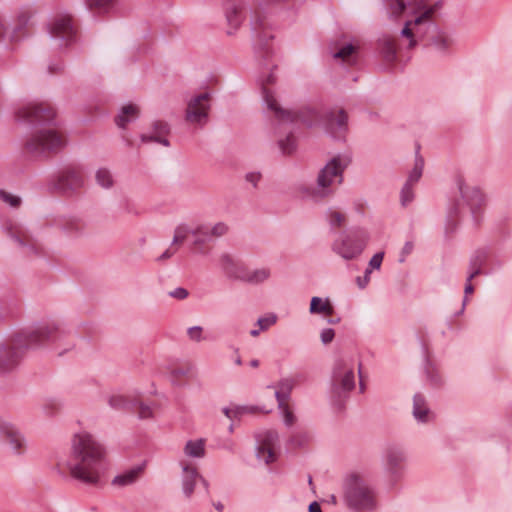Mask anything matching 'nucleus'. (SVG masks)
<instances>
[{
    "label": "nucleus",
    "instance_id": "obj_37",
    "mask_svg": "<svg viewBox=\"0 0 512 512\" xmlns=\"http://www.w3.org/2000/svg\"><path fill=\"white\" fill-rule=\"evenodd\" d=\"M271 277V269L269 267H261L257 269L249 270V276L247 283L249 284H261L267 281Z\"/></svg>",
    "mask_w": 512,
    "mask_h": 512
},
{
    "label": "nucleus",
    "instance_id": "obj_23",
    "mask_svg": "<svg viewBox=\"0 0 512 512\" xmlns=\"http://www.w3.org/2000/svg\"><path fill=\"white\" fill-rule=\"evenodd\" d=\"M412 415L417 423L426 424L434 420V413L421 393H416L413 397Z\"/></svg>",
    "mask_w": 512,
    "mask_h": 512
},
{
    "label": "nucleus",
    "instance_id": "obj_19",
    "mask_svg": "<svg viewBox=\"0 0 512 512\" xmlns=\"http://www.w3.org/2000/svg\"><path fill=\"white\" fill-rule=\"evenodd\" d=\"M225 17L227 22V34H234L243 21V1L224 0Z\"/></svg>",
    "mask_w": 512,
    "mask_h": 512
},
{
    "label": "nucleus",
    "instance_id": "obj_24",
    "mask_svg": "<svg viewBox=\"0 0 512 512\" xmlns=\"http://www.w3.org/2000/svg\"><path fill=\"white\" fill-rule=\"evenodd\" d=\"M457 183L462 197L470 205L472 211L480 210L485 202L482 192L477 187L468 186L462 178Z\"/></svg>",
    "mask_w": 512,
    "mask_h": 512
},
{
    "label": "nucleus",
    "instance_id": "obj_1",
    "mask_svg": "<svg viewBox=\"0 0 512 512\" xmlns=\"http://www.w3.org/2000/svg\"><path fill=\"white\" fill-rule=\"evenodd\" d=\"M66 467L73 479L98 487L108 469L106 449L92 434L79 432L72 438Z\"/></svg>",
    "mask_w": 512,
    "mask_h": 512
},
{
    "label": "nucleus",
    "instance_id": "obj_39",
    "mask_svg": "<svg viewBox=\"0 0 512 512\" xmlns=\"http://www.w3.org/2000/svg\"><path fill=\"white\" fill-rule=\"evenodd\" d=\"M117 3L118 0H86L87 6L98 13H108Z\"/></svg>",
    "mask_w": 512,
    "mask_h": 512
},
{
    "label": "nucleus",
    "instance_id": "obj_15",
    "mask_svg": "<svg viewBox=\"0 0 512 512\" xmlns=\"http://www.w3.org/2000/svg\"><path fill=\"white\" fill-rule=\"evenodd\" d=\"M7 234L14 239L21 247L28 252L38 253L41 251L40 244L28 233L18 222L9 220L5 224Z\"/></svg>",
    "mask_w": 512,
    "mask_h": 512
},
{
    "label": "nucleus",
    "instance_id": "obj_32",
    "mask_svg": "<svg viewBox=\"0 0 512 512\" xmlns=\"http://www.w3.org/2000/svg\"><path fill=\"white\" fill-rule=\"evenodd\" d=\"M309 310L312 314H319L326 318L333 316V306L329 299L313 297L311 299Z\"/></svg>",
    "mask_w": 512,
    "mask_h": 512
},
{
    "label": "nucleus",
    "instance_id": "obj_47",
    "mask_svg": "<svg viewBox=\"0 0 512 512\" xmlns=\"http://www.w3.org/2000/svg\"><path fill=\"white\" fill-rule=\"evenodd\" d=\"M423 165H424L423 159L416 160L415 166H414L413 170L411 171V173L408 177V180L406 182L407 184L413 185L420 179V177L422 175Z\"/></svg>",
    "mask_w": 512,
    "mask_h": 512
},
{
    "label": "nucleus",
    "instance_id": "obj_11",
    "mask_svg": "<svg viewBox=\"0 0 512 512\" xmlns=\"http://www.w3.org/2000/svg\"><path fill=\"white\" fill-rule=\"evenodd\" d=\"M210 101L207 92L193 96L187 103L185 120L191 125L204 126L208 121Z\"/></svg>",
    "mask_w": 512,
    "mask_h": 512
},
{
    "label": "nucleus",
    "instance_id": "obj_27",
    "mask_svg": "<svg viewBox=\"0 0 512 512\" xmlns=\"http://www.w3.org/2000/svg\"><path fill=\"white\" fill-rule=\"evenodd\" d=\"M145 469V463L133 466L115 476L112 485L117 487H126L136 483L142 476Z\"/></svg>",
    "mask_w": 512,
    "mask_h": 512
},
{
    "label": "nucleus",
    "instance_id": "obj_59",
    "mask_svg": "<svg viewBox=\"0 0 512 512\" xmlns=\"http://www.w3.org/2000/svg\"><path fill=\"white\" fill-rule=\"evenodd\" d=\"M370 274L371 270L366 269L365 275L363 277H357L356 283L359 286V288L363 289L368 285V283L370 282Z\"/></svg>",
    "mask_w": 512,
    "mask_h": 512
},
{
    "label": "nucleus",
    "instance_id": "obj_7",
    "mask_svg": "<svg viewBox=\"0 0 512 512\" xmlns=\"http://www.w3.org/2000/svg\"><path fill=\"white\" fill-rule=\"evenodd\" d=\"M331 394L341 402L355 388L354 363L352 359L340 358L333 367Z\"/></svg>",
    "mask_w": 512,
    "mask_h": 512
},
{
    "label": "nucleus",
    "instance_id": "obj_36",
    "mask_svg": "<svg viewBox=\"0 0 512 512\" xmlns=\"http://www.w3.org/2000/svg\"><path fill=\"white\" fill-rule=\"evenodd\" d=\"M327 220L331 227L333 228H342L347 224V214L338 209V208H330L327 211Z\"/></svg>",
    "mask_w": 512,
    "mask_h": 512
},
{
    "label": "nucleus",
    "instance_id": "obj_5",
    "mask_svg": "<svg viewBox=\"0 0 512 512\" xmlns=\"http://www.w3.org/2000/svg\"><path fill=\"white\" fill-rule=\"evenodd\" d=\"M349 164V159L344 156L333 157L318 173L317 187L311 189L309 195L315 200H323L330 197L335 186L343 181V172Z\"/></svg>",
    "mask_w": 512,
    "mask_h": 512
},
{
    "label": "nucleus",
    "instance_id": "obj_16",
    "mask_svg": "<svg viewBox=\"0 0 512 512\" xmlns=\"http://www.w3.org/2000/svg\"><path fill=\"white\" fill-rule=\"evenodd\" d=\"M32 17L30 10H22L17 14L7 34V40L10 43H16L28 35L32 26Z\"/></svg>",
    "mask_w": 512,
    "mask_h": 512
},
{
    "label": "nucleus",
    "instance_id": "obj_64",
    "mask_svg": "<svg viewBox=\"0 0 512 512\" xmlns=\"http://www.w3.org/2000/svg\"><path fill=\"white\" fill-rule=\"evenodd\" d=\"M173 373L175 376H184L187 372L184 369H176Z\"/></svg>",
    "mask_w": 512,
    "mask_h": 512
},
{
    "label": "nucleus",
    "instance_id": "obj_31",
    "mask_svg": "<svg viewBox=\"0 0 512 512\" xmlns=\"http://www.w3.org/2000/svg\"><path fill=\"white\" fill-rule=\"evenodd\" d=\"M294 384V380L291 378H284L277 383L275 386V397L278 402V406H283V404H286Z\"/></svg>",
    "mask_w": 512,
    "mask_h": 512
},
{
    "label": "nucleus",
    "instance_id": "obj_43",
    "mask_svg": "<svg viewBox=\"0 0 512 512\" xmlns=\"http://www.w3.org/2000/svg\"><path fill=\"white\" fill-rule=\"evenodd\" d=\"M250 411H251V409L249 407L237 406V405H234V406H231V407H224L222 409V412L224 413V415L227 418H229L230 420L237 419L240 416H242V415H244L246 413H249Z\"/></svg>",
    "mask_w": 512,
    "mask_h": 512
},
{
    "label": "nucleus",
    "instance_id": "obj_3",
    "mask_svg": "<svg viewBox=\"0 0 512 512\" xmlns=\"http://www.w3.org/2000/svg\"><path fill=\"white\" fill-rule=\"evenodd\" d=\"M387 6L394 17H399L405 12L415 16L413 20L406 21L401 32L408 40L407 47L413 48L417 43L416 38L424 34L422 27L431 21L436 6H427L422 0H414L412 3H405L404 0H387Z\"/></svg>",
    "mask_w": 512,
    "mask_h": 512
},
{
    "label": "nucleus",
    "instance_id": "obj_29",
    "mask_svg": "<svg viewBox=\"0 0 512 512\" xmlns=\"http://www.w3.org/2000/svg\"><path fill=\"white\" fill-rule=\"evenodd\" d=\"M88 225L79 217H69L62 221L61 230L69 237H82L86 234Z\"/></svg>",
    "mask_w": 512,
    "mask_h": 512
},
{
    "label": "nucleus",
    "instance_id": "obj_2",
    "mask_svg": "<svg viewBox=\"0 0 512 512\" xmlns=\"http://www.w3.org/2000/svg\"><path fill=\"white\" fill-rule=\"evenodd\" d=\"M57 322H34L28 329L17 333L10 340L0 343V371L16 369L28 349L37 348L62 337Z\"/></svg>",
    "mask_w": 512,
    "mask_h": 512
},
{
    "label": "nucleus",
    "instance_id": "obj_13",
    "mask_svg": "<svg viewBox=\"0 0 512 512\" xmlns=\"http://www.w3.org/2000/svg\"><path fill=\"white\" fill-rule=\"evenodd\" d=\"M228 231L229 227L225 222H217L213 225L200 223L198 232L200 233L201 239L196 241L197 254L207 255L212 249L210 242L214 238H219L226 235Z\"/></svg>",
    "mask_w": 512,
    "mask_h": 512
},
{
    "label": "nucleus",
    "instance_id": "obj_38",
    "mask_svg": "<svg viewBox=\"0 0 512 512\" xmlns=\"http://www.w3.org/2000/svg\"><path fill=\"white\" fill-rule=\"evenodd\" d=\"M486 261V254L484 252L476 253L470 261V273L467 280L472 281L473 278L481 274L482 266Z\"/></svg>",
    "mask_w": 512,
    "mask_h": 512
},
{
    "label": "nucleus",
    "instance_id": "obj_35",
    "mask_svg": "<svg viewBox=\"0 0 512 512\" xmlns=\"http://www.w3.org/2000/svg\"><path fill=\"white\" fill-rule=\"evenodd\" d=\"M139 109L134 104L126 105L122 108L121 114L117 116L116 123L119 127L124 128L131 120L137 118Z\"/></svg>",
    "mask_w": 512,
    "mask_h": 512
},
{
    "label": "nucleus",
    "instance_id": "obj_53",
    "mask_svg": "<svg viewBox=\"0 0 512 512\" xmlns=\"http://www.w3.org/2000/svg\"><path fill=\"white\" fill-rule=\"evenodd\" d=\"M384 253L378 252L376 253L369 262V268L371 271L372 269H379L381 267L382 261H383Z\"/></svg>",
    "mask_w": 512,
    "mask_h": 512
},
{
    "label": "nucleus",
    "instance_id": "obj_56",
    "mask_svg": "<svg viewBox=\"0 0 512 512\" xmlns=\"http://www.w3.org/2000/svg\"><path fill=\"white\" fill-rule=\"evenodd\" d=\"M273 322H257V328L250 330V335L256 337L261 331L268 330Z\"/></svg>",
    "mask_w": 512,
    "mask_h": 512
},
{
    "label": "nucleus",
    "instance_id": "obj_30",
    "mask_svg": "<svg viewBox=\"0 0 512 512\" xmlns=\"http://www.w3.org/2000/svg\"><path fill=\"white\" fill-rule=\"evenodd\" d=\"M423 369L425 374L426 385L434 389L440 388L444 385L443 376L441 375L435 364L428 358L425 359Z\"/></svg>",
    "mask_w": 512,
    "mask_h": 512
},
{
    "label": "nucleus",
    "instance_id": "obj_48",
    "mask_svg": "<svg viewBox=\"0 0 512 512\" xmlns=\"http://www.w3.org/2000/svg\"><path fill=\"white\" fill-rule=\"evenodd\" d=\"M0 199L13 208H17L21 204L20 197L13 195L11 193H8L4 190H0Z\"/></svg>",
    "mask_w": 512,
    "mask_h": 512
},
{
    "label": "nucleus",
    "instance_id": "obj_42",
    "mask_svg": "<svg viewBox=\"0 0 512 512\" xmlns=\"http://www.w3.org/2000/svg\"><path fill=\"white\" fill-rule=\"evenodd\" d=\"M432 45L438 50H447L453 45V40L447 34L440 32L432 40Z\"/></svg>",
    "mask_w": 512,
    "mask_h": 512
},
{
    "label": "nucleus",
    "instance_id": "obj_63",
    "mask_svg": "<svg viewBox=\"0 0 512 512\" xmlns=\"http://www.w3.org/2000/svg\"><path fill=\"white\" fill-rule=\"evenodd\" d=\"M223 448L229 452H234V443L229 441L228 443L223 445Z\"/></svg>",
    "mask_w": 512,
    "mask_h": 512
},
{
    "label": "nucleus",
    "instance_id": "obj_60",
    "mask_svg": "<svg viewBox=\"0 0 512 512\" xmlns=\"http://www.w3.org/2000/svg\"><path fill=\"white\" fill-rule=\"evenodd\" d=\"M8 28L6 20L3 16L0 15V40L7 39Z\"/></svg>",
    "mask_w": 512,
    "mask_h": 512
},
{
    "label": "nucleus",
    "instance_id": "obj_28",
    "mask_svg": "<svg viewBox=\"0 0 512 512\" xmlns=\"http://www.w3.org/2000/svg\"><path fill=\"white\" fill-rule=\"evenodd\" d=\"M169 132L170 129L167 123L163 121H155L152 124V133L142 134L141 141L142 143L154 141L161 145L169 146V141L167 140V135Z\"/></svg>",
    "mask_w": 512,
    "mask_h": 512
},
{
    "label": "nucleus",
    "instance_id": "obj_33",
    "mask_svg": "<svg viewBox=\"0 0 512 512\" xmlns=\"http://www.w3.org/2000/svg\"><path fill=\"white\" fill-rule=\"evenodd\" d=\"M205 453V440L202 438L189 440L184 446V454L189 458L201 459Z\"/></svg>",
    "mask_w": 512,
    "mask_h": 512
},
{
    "label": "nucleus",
    "instance_id": "obj_18",
    "mask_svg": "<svg viewBox=\"0 0 512 512\" xmlns=\"http://www.w3.org/2000/svg\"><path fill=\"white\" fill-rule=\"evenodd\" d=\"M51 34L55 38L69 43L76 36V28L73 19L69 15L57 16L51 24Z\"/></svg>",
    "mask_w": 512,
    "mask_h": 512
},
{
    "label": "nucleus",
    "instance_id": "obj_22",
    "mask_svg": "<svg viewBox=\"0 0 512 512\" xmlns=\"http://www.w3.org/2000/svg\"><path fill=\"white\" fill-rule=\"evenodd\" d=\"M222 266L229 277L247 283L250 267L245 262L225 255L222 257Z\"/></svg>",
    "mask_w": 512,
    "mask_h": 512
},
{
    "label": "nucleus",
    "instance_id": "obj_12",
    "mask_svg": "<svg viewBox=\"0 0 512 512\" xmlns=\"http://www.w3.org/2000/svg\"><path fill=\"white\" fill-rule=\"evenodd\" d=\"M56 111L46 102L29 103L17 111V117L31 123H47L54 119Z\"/></svg>",
    "mask_w": 512,
    "mask_h": 512
},
{
    "label": "nucleus",
    "instance_id": "obj_40",
    "mask_svg": "<svg viewBox=\"0 0 512 512\" xmlns=\"http://www.w3.org/2000/svg\"><path fill=\"white\" fill-rule=\"evenodd\" d=\"M398 51V44L396 43L395 39L391 37H385L383 39V47L382 52L384 54L385 59L388 62H394L396 59Z\"/></svg>",
    "mask_w": 512,
    "mask_h": 512
},
{
    "label": "nucleus",
    "instance_id": "obj_10",
    "mask_svg": "<svg viewBox=\"0 0 512 512\" xmlns=\"http://www.w3.org/2000/svg\"><path fill=\"white\" fill-rule=\"evenodd\" d=\"M279 437L276 431L262 429L255 433V455L266 465L276 460V448Z\"/></svg>",
    "mask_w": 512,
    "mask_h": 512
},
{
    "label": "nucleus",
    "instance_id": "obj_44",
    "mask_svg": "<svg viewBox=\"0 0 512 512\" xmlns=\"http://www.w3.org/2000/svg\"><path fill=\"white\" fill-rule=\"evenodd\" d=\"M132 409H137L138 417L140 419H148L153 416L152 408L149 405L144 404L136 399L133 401Z\"/></svg>",
    "mask_w": 512,
    "mask_h": 512
},
{
    "label": "nucleus",
    "instance_id": "obj_6",
    "mask_svg": "<svg viewBox=\"0 0 512 512\" xmlns=\"http://www.w3.org/2000/svg\"><path fill=\"white\" fill-rule=\"evenodd\" d=\"M67 144L63 131L57 128H43L34 131L25 141L28 154L39 156L56 153Z\"/></svg>",
    "mask_w": 512,
    "mask_h": 512
},
{
    "label": "nucleus",
    "instance_id": "obj_41",
    "mask_svg": "<svg viewBox=\"0 0 512 512\" xmlns=\"http://www.w3.org/2000/svg\"><path fill=\"white\" fill-rule=\"evenodd\" d=\"M96 182L103 188L109 189L113 186L114 181L111 172L106 168H100L95 174Z\"/></svg>",
    "mask_w": 512,
    "mask_h": 512
},
{
    "label": "nucleus",
    "instance_id": "obj_17",
    "mask_svg": "<svg viewBox=\"0 0 512 512\" xmlns=\"http://www.w3.org/2000/svg\"><path fill=\"white\" fill-rule=\"evenodd\" d=\"M182 468L181 486L182 492L186 498H190L194 493L197 480H200L206 488L208 493V482L198 473L197 468L185 461L180 462Z\"/></svg>",
    "mask_w": 512,
    "mask_h": 512
},
{
    "label": "nucleus",
    "instance_id": "obj_46",
    "mask_svg": "<svg viewBox=\"0 0 512 512\" xmlns=\"http://www.w3.org/2000/svg\"><path fill=\"white\" fill-rule=\"evenodd\" d=\"M279 147L283 154L290 155L296 149V140L293 135H289L284 140L279 141Z\"/></svg>",
    "mask_w": 512,
    "mask_h": 512
},
{
    "label": "nucleus",
    "instance_id": "obj_49",
    "mask_svg": "<svg viewBox=\"0 0 512 512\" xmlns=\"http://www.w3.org/2000/svg\"><path fill=\"white\" fill-rule=\"evenodd\" d=\"M187 334L191 340L197 342L208 339V335L204 334L203 328L201 326H193L188 328Z\"/></svg>",
    "mask_w": 512,
    "mask_h": 512
},
{
    "label": "nucleus",
    "instance_id": "obj_54",
    "mask_svg": "<svg viewBox=\"0 0 512 512\" xmlns=\"http://www.w3.org/2000/svg\"><path fill=\"white\" fill-rule=\"evenodd\" d=\"M335 332L331 328H326L321 331L320 337L323 344H329L334 339Z\"/></svg>",
    "mask_w": 512,
    "mask_h": 512
},
{
    "label": "nucleus",
    "instance_id": "obj_61",
    "mask_svg": "<svg viewBox=\"0 0 512 512\" xmlns=\"http://www.w3.org/2000/svg\"><path fill=\"white\" fill-rule=\"evenodd\" d=\"M308 511H309V512H323V511H322V509H321V507H320V505H319V503H318V502H316V501L312 502V503L309 505V507H308Z\"/></svg>",
    "mask_w": 512,
    "mask_h": 512
},
{
    "label": "nucleus",
    "instance_id": "obj_58",
    "mask_svg": "<svg viewBox=\"0 0 512 512\" xmlns=\"http://www.w3.org/2000/svg\"><path fill=\"white\" fill-rule=\"evenodd\" d=\"M177 252V246L176 245H172L167 248L159 257H158V261H166L168 260L169 258H171L175 253Z\"/></svg>",
    "mask_w": 512,
    "mask_h": 512
},
{
    "label": "nucleus",
    "instance_id": "obj_25",
    "mask_svg": "<svg viewBox=\"0 0 512 512\" xmlns=\"http://www.w3.org/2000/svg\"><path fill=\"white\" fill-rule=\"evenodd\" d=\"M347 120V113L343 109H333L326 115V129L338 137L346 129Z\"/></svg>",
    "mask_w": 512,
    "mask_h": 512
},
{
    "label": "nucleus",
    "instance_id": "obj_55",
    "mask_svg": "<svg viewBox=\"0 0 512 512\" xmlns=\"http://www.w3.org/2000/svg\"><path fill=\"white\" fill-rule=\"evenodd\" d=\"M413 249H414L413 243L411 241L406 242L401 249L399 261L404 262L406 257L411 254Z\"/></svg>",
    "mask_w": 512,
    "mask_h": 512
},
{
    "label": "nucleus",
    "instance_id": "obj_62",
    "mask_svg": "<svg viewBox=\"0 0 512 512\" xmlns=\"http://www.w3.org/2000/svg\"><path fill=\"white\" fill-rule=\"evenodd\" d=\"M474 292V286L471 284V281L467 280V284L465 286V295H471Z\"/></svg>",
    "mask_w": 512,
    "mask_h": 512
},
{
    "label": "nucleus",
    "instance_id": "obj_4",
    "mask_svg": "<svg viewBox=\"0 0 512 512\" xmlns=\"http://www.w3.org/2000/svg\"><path fill=\"white\" fill-rule=\"evenodd\" d=\"M343 497L345 505L353 512H374L378 508L375 489L357 473L345 477Z\"/></svg>",
    "mask_w": 512,
    "mask_h": 512
},
{
    "label": "nucleus",
    "instance_id": "obj_21",
    "mask_svg": "<svg viewBox=\"0 0 512 512\" xmlns=\"http://www.w3.org/2000/svg\"><path fill=\"white\" fill-rule=\"evenodd\" d=\"M0 436L3 437L16 452L20 453L25 445V438L22 433L10 422L0 417Z\"/></svg>",
    "mask_w": 512,
    "mask_h": 512
},
{
    "label": "nucleus",
    "instance_id": "obj_9",
    "mask_svg": "<svg viewBox=\"0 0 512 512\" xmlns=\"http://www.w3.org/2000/svg\"><path fill=\"white\" fill-rule=\"evenodd\" d=\"M368 242L365 231L341 235L332 245V250L345 260H353L361 255Z\"/></svg>",
    "mask_w": 512,
    "mask_h": 512
},
{
    "label": "nucleus",
    "instance_id": "obj_8",
    "mask_svg": "<svg viewBox=\"0 0 512 512\" xmlns=\"http://www.w3.org/2000/svg\"><path fill=\"white\" fill-rule=\"evenodd\" d=\"M407 452L398 444L388 445L381 455V466L385 477L391 484L404 478L407 465Z\"/></svg>",
    "mask_w": 512,
    "mask_h": 512
},
{
    "label": "nucleus",
    "instance_id": "obj_14",
    "mask_svg": "<svg viewBox=\"0 0 512 512\" xmlns=\"http://www.w3.org/2000/svg\"><path fill=\"white\" fill-rule=\"evenodd\" d=\"M84 185V175L78 167H67L63 169L53 182L57 191L67 193L75 192Z\"/></svg>",
    "mask_w": 512,
    "mask_h": 512
},
{
    "label": "nucleus",
    "instance_id": "obj_34",
    "mask_svg": "<svg viewBox=\"0 0 512 512\" xmlns=\"http://www.w3.org/2000/svg\"><path fill=\"white\" fill-rule=\"evenodd\" d=\"M134 398L125 394H112L108 399V404L116 410L132 409Z\"/></svg>",
    "mask_w": 512,
    "mask_h": 512
},
{
    "label": "nucleus",
    "instance_id": "obj_57",
    "mask_svg": "<svg viewBox=\"0 0 512 512\" xmlns=\"http://www.w3.org/2000/svg\"><path fill=\"white\" fill-rule=\"evenodd\" d=\"M261 178H262V176L258 172H250V173H247L245 176L246 181L249 182L253 187H257Z\"/></svg>",
    "mask_w": 512,
    "mask_h": 512
},
{
    "label": "nucleus",
    "instance_id": "obj_20",
    "mask_svg": "<svg viewBox=\"0 0 512 512\" xmlns=\"http://www.w3.org/2000/svg\"><path fill=\"white\" fill-rule=\"evenodd\" d=\"M198 228H200V223H181L175 227L172 245H176L177 247L184 244L189 236L192 237L191 249L194 253L197 254V245L196 241L201 239L200 233L198 232Z\"/></svg>",
    "mask_w": 512,
    "mask_h": 512
},
{
    "label": "nucleus",
    "instance_id": "obj_51",
    "mask_svg": "<svg viewBox=\"0 0 512 512\" xmlns=\"http://www.w3.org/2000/svg\"><path fill=\"white\" fill-rule=\"evenodd\" d=\"M414 194L412 190V185L405 184L401 191V203L403 206L408 205L413 200Z\"/></svg>",
    "mask_w": 512,
    "mask_h": 512
},
{
    "label": "nucleus",
    "instance_id": "obj_52",
    "mask_svg": "<svg viewBox=\"0 0 512 512\" xmlns=\"http://www.w3.org/2000/svg\"><path fill=\"white\" fill-rule=\"evenodd\" d=\"M168 295L170 297L175 298V299L183 300V299H186L188 297L189 292L185 288L178 287V288H175V289L169 291Z\"/></svg>",
    "mask_w": 512,
    "mask_h": 512
},
{
    "label": "nucleus",
    "instance_id": "obj_45",
    "mask_svg": "<svg viewBox=\"0 0 512 512\" xmlns=\"http://www.w3.org/2000/svg\"><path fill=\"white\" fill-rule=\"evenodd\" d=\"M356 52V47L352 44L342 47L334 55L335 58L341 59L343 62L350 63L353 55Z\"/></svg>",
    "mask_w": 512,
    "mask_h": 512
},
{
    "label": "nucleus",
    "instance_id": "obj_50",
    "mask_svg": "<svg viewBox=\"0 0 512 512\" xmlns=\"http://www.w3.org/2000/svg\"><path fill=\"white\" fill-rule=\"evenodd\" d=\"M278 407L282 412L284 424L288 427L292 426L296 421V417L294 416L293 412L289 409L288 405L283 404V406Z\"/></svg>",
    "mask_w": 512,
    "mask_h": 512
},
{
    "label": "nucleus",
    "instance_id": "obj_26",
    "mask_svg": "<svg viewBox=\"0 0 512 512\" xmlns=\"http://www.w3.org/2000/svg\"><path fill=\"white\" fill-rule=\"evenodd\" d=\"M263 96L268 108L275 113V116L278 119L293 122L298 118V114L296 112L282 109L272 92L266 86L263 87Z\"/></svg>",
    "mask_w": 512,
    "mask_h": 512
}]
</instances>
